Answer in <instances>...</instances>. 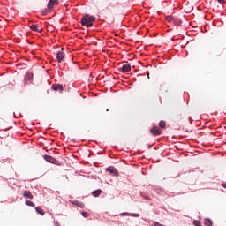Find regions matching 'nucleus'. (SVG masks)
Returning a JSON list of instances; mask_svg holds the SVG:
<instances>
[{"label": "nucleus", "mask_w": 226, "mask_h": 226, "mask_svg": "<svg viewBox=\"0 0 226 226\" xmlns=\"http://www.w3.org/2000/svg\"><path fill=\"white\" fill-rule=\"evenodd\" d=\"M43 159L48 162V163H52L53 165H61V162L51 155L45 154Z\"/></svg>", "instance_id": "nucleus-1"}, {"label": "nucleus", "mask_w": 226, "mask_h": 226, "mask_svg": "<svg viewBox=\"0 0 226 226\" xmlns=\"http://www.w3.org/2000/svg\"><path fill=\"white\" fill-rule=\"evenodd\" d=\"M106 172H109V174H112V176H115V177H117V176H119V172L117 171V170L113 167V166H109L106 169Z\"/></svg>", "instance_id": "nucleus-2"}, {"label": "nucleus", "mask_w": 226, "mask_h": 226, "mask_svg": "<svg viewBox=\"0 0 226 226\" xmlns=\"http://www.w3.org/2000/svg\"><path fill=\"white\" fill-rule=\"evenodd\" d=\"M81 25L84 26L85 27H92L93 23H90L87 19V17H83L81 19Z\"/></svg>", "instance_id": "nucleus-3"}, {"label": "nucleus", "mask_w": 226, "mask_h": 226, "mask_svg": "<svg viewBox=\"0 0 226 226\" xmlns=\"http://www.w3.org/2000/svg\"><path fill=\"white\" fill-rule=\"evenodd\" d=\"M51 89L53 91H61V92H63L64 88L63 85H61V84H53L51 86Z\"/></svg>", "instance_id": "nucleus-4"}, {"label": "nucleus", "mask_w": 226, "mask_h": 226, "mask_svg": "<svg viewBox=\"0 0 226 226\" xmlns=\"http://www.w3.org/2000/svg\"><path fill=\"white\" fill-rule=\"evenodd\" d=\"M132 70V65L130 64H124L121 68L120 71L122 73H128Z\"/></svg>", "instance_id": "nucleus-5"}, {"label": "nucleus", "mask_w": 226, "mask_h": 226, "mask_svg": "<svg viewBox=\"0 0 226 226\" xmlns=\"http://www.w3.org/2000/svg\"><path fill=\"white\" fill-rule=\"evenodd\" d=\"M150 133H152V135H160L162 133V131H160V128L158 126H154L151 130H150Z\"/></svg>", "instance_id": "nucleus-6"}, {"label": "nucleus", "mask_w": 226, "mask_h": 226, "mask_svg": "<svg viewBox=\"0 0 226 226\" xmlns=\"http://www.w3.org/2000/svg\"><path fill=\"white\" fill-rule=\"evenodd\" d=\"M55 4H59V0H49L48 3L49 10H52Z\"/></svg>", "instance_id": "nucleus-7"}, {"label": "nucleus", "mask_w": 226, "mask_h": 226, "mask_svg": "<svg viewBox=\"0 0 226 226\" xmlns=\"http://www.w3.org/2000/svg\"><path fill=\"white\" fill-rule=\"evenodd\" d=\"M71 204H73V206H77L78 207H80V209H84L86 207L84 203L78 200H72L71 201Z\"/></svg>", "instance_id": "nucleus-8"}, {"label": "nucleus", "mask_w": 226, "mask_h": 226, "mask_svg": "<svg viewBox=\"0 0 226 226\" xmlns=\"http://www.w3.org/2000/svg\"><path fill=\"white\" fill-rule=\"evenodd\" d=\"M63 59H64V53L58 51L56 53V61L57 63H61L63 61Z\"/></svg>", "instance_id": "nucleus-9"}, {"label": "nucleus", "mask_w": 226, "mask_h": 226, "mask_svg": "<svg viewBox=\"0 0 226 226\" xmlns=\"http://www.w3.org/2000/svg\"><path fill=\"white\" fill-rule=\"evenodd\" d=\"M101 194H102V189H97V190L92 192V195L94 197H100Z\"/></svg>", "instance_id": "nucleus-10"}, {"label": "nucleus", "mask_w": 226, "mask_h": 226, "mask_svg": "<svg viewBox=\"0 0 226 226\" xmlns=\"http://www.w3.org/2000/svg\"><path fill=\"white\" fill-rule=\"evenodd\" d=\"M24 197H26V199H33V194L29 191H25Z\"/></svg>", "instance_id": "nucleus-11"}, {"label": "nucleus", "mask_w": 226, "mask_h": 226, "mask_svg": "<svg viewBox=\"0 0 226 226\" xmlns=\"http://www.w3.org/2000/svg\"><path fill=\"white\" fill-rule=\"evenodd\" d=\"M35 211H36V213H38L41 216H43V215H45V211H43V209H41V207H36Z\"/></svg>", "instance_id": "nucleus-12"}, {"label": "nucleus", "mask_w": 226, "mask_h": 226, "mask_svg": "<svg viewBox=\"0 0 226 226\" xmlns=\"http://www.w3.org/2000/svg\"><path fill=\"white\" fill-rule=\"evenodd\" d=\"M25 80H33V74L30 72H27L25 76Z\"/></svg>", "instance_id": "nucleus-13"}, {"label": "nucleus", "mask_w": 226, "mask_h": 226, "mask_svg": "<svg viewBox=\"0 0 226 226\" xmlns=\"http://www.w3.org/2000/svg\"><path fill=\"white\" fill-rule=\"evenodd\" d=\"M205 225L213 226V221H211V219H205Z\"/></svg>", "instance_id": "nucleus-14"}, {"label": "nucleus", "mask_w": 226, "mask_h": 226, "mask_svg": "<svg viewBox=\"0 0 226 226\" xmlns=\"http://www.w3.org/2000/svg\"><path fill=\"white\" fill-rule=\"evenodd\" d=\"M87 20L90 24H93V22H94L96 20V18L94 16H89L87 18Z\"/></svg>", "instance_id": "nucleus-15"}, {"label": "nucleus", "mask_w": 226, "mask_h": 226, "mask_svg": "<svg viewBox=\"0 0 226 226\" xmlns=\"http://www.w3.org/2000/svg\"><path fill=\"white\" fill-rule=\"evenodd\" d=\"M159 126H160V128H165V126H167V124L165 123V121L161 120L159 122Z\"/></svg>", "instance_id": "nucleus-16"}, {"label": "nucleus", "mask_w": 226, "mask_h": 226, "mask_svg": "<svg viewBox=\"0 0 226 226\" xmlns=\"http://www.w3.org/2000/svg\"><path fill=\"white\" fill-rule=\"evenodd\" d=\"M26 206H30V207H34V204L31 200H26Z\"/></svg>", "instance_id": "nucleus-17"}, {"label": "nucleus", "mask_w": 226, "mask_h": 226, "mask_svg": "<svg viewBox=\"0 0 226 226\" xmlns=\"http://www.w3.org/2000/svg\"><path fill=\"white\" fill-rule=\"evenodd\" d=\"M130 216H132V218H139V216H140V214L130 213Z\"/></svg>", "instance_id": "nucleus-18"}, {"label": "nucleus", "mask_w": 226, "mask_h": 226, "mask_svg": "<svg viewBox=\"0 0 226 226\" xmlns=\"http://www.w3.org/2000/svg\"><path fill=\"white\" fill-rule=\"evenodd\" d=\"M32 31H35V32H38V26L37 25H32L31 27Z\"/></svg>", "instance_id": "nucleus-19"}, {"label": "nucleus", "mask_w": 226, "mask_h": 226, "mask_svg": "<svg viewBox=\"0 0 226 226\" xmlns=\"http://www.w3.org/2000/svg\"><path fill=\"white\" fill-rule=\"evenodd\" d=\"M193 225H195V226H202V224L200 223V221H199V220H194L193 221Z\"/></svg>", "instance_id": "nucleus-20"}, {"label": "nucleus", "mask_w": 226, "mask_h": 226, "mask_svg": "<svg viewBox=\"0 0 226 226\" xmlns=\"http://www.w3.org/2000/svg\"><path fill=\"white\" fill-rule=\"evenodd\" d=\"M81 215L84 218H87L89 216V213L87 212H82Z\"/></svg>", "instance_id": "nucleus-21"}, {"label": "nucleus", "mask_w": 226, "mask_h": 226, "mask_svg": "<svg viewBox=\"0 0 226 226\" xmlns=\"http://www.w3.org/2000/svg\"><path fill=\"white\" fill-rule=\"evenodd\" d=\"M120 216H130V213L123 212V213L120 214Z\"/></svg>", "instance_id": "nucleus-22"}, {"label": "nucleus", "mask_w": 226, "mask_h": 226, "mask_svg": "<svg viewBox=\"0 0 226 226\" xmlns=\"http://www.w3.org/2000/svg\"><path fill=\"white\" fill-rule=\"evenodd\" d=\"M217 1L222 4L225 0H217Z\"/></svg>", "instance_id": "nucleus-23"}, {"label": "nucleus", "mask_w": 226, "mask_h": 226, "mask_svg": "<svg viewBox=\"0 0 226 226\" xmlns=\"http://www.w3.org/2000/svg\"><path fill=\"white\" fill-rule=\"evenodd\" d=\"M221 186H222V188L226 189V184H222Z\"/></svg>", "instance_id": "nucleus-24"}, {"label": "nucleus", "mask_w": 226, "mask_h": 226, "mask_svg": "<svg viewBox=\"0 0 226 226\" xmlns=\"http://www.w3.org/2000/svg\"><path fill=\"white\" fill-rule=\"evenodd\" d=\"M144 199H146V200H149V197L147 196L144 197Z\"/></svg>", "instance_id": "nucleus-25"}, {"label": "nucleus", "mask_w": 226, "mask_h": 226, "mask_svg": "<svg viewBox=\"0 0 226 226\" xmlns=\"http://www.w3.org/2000/svg\"><path fill=\"white\" fill-rule=\"evenodd\" d=\"M151 148V145H148V149H150Z\"/></svg>", "instance_id": "nucleus-26"}, {"label": "nucleus", "mask_w": 226, "mask_h": 226, "mask_svg": "<svg viewBox=\"0 0 226 226\" xmlns=\"http://www.w3.org/2000/svg\"><path fill=\"white\" fill-rule=\"evenodd\" d=\"M13 117H17V116H15V113H13Z\"/></svg>", "instance_id": "nucleus-27"}, {"label": "nucleus", "mask_w": 226, "mask_h": 226, "mask_svg": "<svg viewBox=\"0 0 226 226\" xmlns=\"http://www.w3.org/2000/svg\"><path fill=\"white\" fill-rule=\"evenodd\" d=\"M147 79H149V73H147Z\"/></svg>", "instance_id": "nucleus-28"}, {"label": "nucleus", "mask_w": 226, "mask_h": 226, "mask_svg": "<svg viewBox=\"0 0 226 226\" xmlns=\"http://www.w3.org/2000/svg\"><path fill=\"white\" fill-rule=\"evenodd\" d=\"M57 226H61L59 223H56Z\"/></svg>", "instance_id": "nucleus-29"}]
</instances>
